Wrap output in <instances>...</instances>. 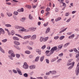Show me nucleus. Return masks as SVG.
Instances as JSON below:
<instances>
[{"label":"nucleus","instance_id":"32","mask_svg":"<svg viewBox=\"0 0 79 79\" xmlns=\"http://www.w3.org/2000/svg\"><path fill=\"white\" fill-rule=\"evenodd\" d=\"M52 49L54 50V51H55L57 50V47H54L53 48H52Z\"/></svg>","mask_w":79,"mask_h":79},{"label":"nucleus","instance_id":"54","mask_svg":"<svg viewBox=\"0 0 79 79\" xmlns=\"http://www.w3.org/2000/svg\"><path fill=\"white\" fill-rule=\"evenodd\" d=\"M33 57L32 55H30L29 56V58L30 59L32 58Z\"/></svg>","mask_w":79,"mask_h":79},{"label":"nucleus","instance_id":"57","mask_svg":"<svg viewBox=\"0 0 79 79\" xmlns=\"http://www.w3.org/2000/svg\"><path fill=\"white\" fill-rule=\"evenodd\" d=\"M20 11H21V12H23V11H24V9H23V8H22L20 9Z\"/></svg>","mask_w":79,"mask_h":79},{"label":"nucleus","instance_id":"5","mask_svg":"<svg viewBox=\"0 0 79 79\" xmlns=\"http://www.w3.org/2000/svg\"><path fill=\"white\" fill-rule=\"evenodd\" d=\"M8 57L10 58V60H13V58L15 57V54H14V53H13L12 54H11L10 55H9Z\"/></svg>","mask_w":79,"mask_h":79},{"label":"nucleus","instance_id":"9","mask_svg":"<svg viewBox=\"0 0 79 79\" xmlns=\"http://www.w3.org/2000/svg\"><path fill=\"white\" fill-rule=\"evenodd\" d=\"M14 43L16 45H20L19 42L17 41H14Z\"/></svg>","mask_w":79,"mask_h":79},{"label":"nucleus","instance_id":"11","mask_svg":"<svg viewBox=\"0 0 79 79\" xmlns=\"http://www.w3.org/2000/svg\"><path fill=\"white\" fill-rule=\"evenodd\" d=\"M36 52L37 53H38V54L40 55L41 54V51L39 49H37L36 50Z\"/></svg>","mask_w":79,"mask_h":79},{"label":"nucleus","instance_id":"24","mask_svg":"<svg viewBox=\"0 0 79 79\" xmlns=\"http://www.w3.org/2000/svg\"><path fill=\"white\" fill-rule=\"evenodd\" d=\"M49 73H51V74H55L56 73V71H53L52 72V71H50Z\"/></svg>","mask_w":79,"mask_h":79},{"label":"nucleus","instance_id":"6","mask_svg":"<svg viewBox=\"0 0 79 79\" xmlns=\"http://www.w3.org/2000/svg\"><path fill=\"white\" fill-rule=\"evenodd\" d=\"M73 51L75 52H76V53H78V54H77L76 56V58H77L79 57V52H78V51L77 50L76 48H74L73 49Z\"/></svg>","mask_w":79,"mask_h":79},{"label":"nucleus","instance_id":"28","mask_svg":"<svg viewBox=\"0 0 79 79\" xmlns=\"http://www.w3.org/2000/svg\"><path fill=\"white\" fill-rule=\"evenodd\" d=\"M48 39V37L44 38L43 42H46Z\"/></svg>","mask_w":79,"mask_h":79},{"label":"nucleus","instance_id":"53","mask_svg":"<svg viewBox=\"0 0 79 79\" xmlns=\"http://www.w3.org/2000/svg\"><path fill=\"white\" fill-rule=\"evenodd\" d=\"M58 38H59V37L58 36H57L56 37H54V39H58Z\"/></svg>","mask_w":79,"mask_h":79},{"label":"nucleus","instance_id":"10","mask_svg":"<svg viewBox=\"0 0 79 79\" xmlns=\"http://www.w3.org/2000/svg\"><path fill=\"white\" fill-rule=\"evenodd\" d=\"M53 52H54V51L52 49L51 50V51H50V54H49L48 55H47V56H50V55H51V54L53 53Z\"/></svg>","mask_w":79,"mask_h":79},{"label":"nucleus","instance_id":"16","mask_svg":"<svg viewBox=\"0 0 79 79\" xmlns=\"http://www.w3.org/2000/svg\"><path fill=\"white\" fill-rule=\"evenodd\" d=\"M67 29H68V28H65L64 29H63L60 31L59 32L60 34H61V33H62V32H64V31H66Z\"/></svg>","mask_w":79,"mask_h":79},{"label":"nucleus","instance_id":"46","mask_svg":"<svg viewBox=\"0 0 79 79\" xmlns=\"http://www.w3.org/2000/svg\"><path fill=\"white\" fill-rule=\"evenodd\" d=\"M65 16H68L69 15V13H66L65 15Z\"/></svg>","mask_w":79,"mask_h":79},{"label":"nucleus","instance_id":"51","mask_svg":"<svg viewBox=\"0 0 79 79\" xmlns=\"http://www.w3.org/2000/svg\"><path fill=\"white\" fill-rule=\"evenodd\" d=\"M49 52H50V51H48V50L46 51L45 52V53L46 54H48V53H49Z\"/></svg>","mask_w":79,"mask_h":79},{"label":"nucleus","instance_id":"58","mask_svg":"<svg viewBox=\"0 0 79 79\" xmlns=\"http://www.w3.org/2000/svg\"><path fill=\"white\" fill-rule=\"evenodd\" d=\"M1 16H2V17L3 18V17H4V16H5V15L3 14V13H1Z\"/></svg>","mask_w":79,"mask_h":79},{"label":"nucleus","instance_id":"60","mask_svg":"<svg viewBox=\"0 0 79 79\" xmlns=\"http://www.w3.org/2000/svg\"><path fill=\"white\" fill-rule=\"evenodd\" d=\"M41 24V22H38V26H40Z\"/></svg>","mask_w":79,"mask_h":79},{"label":"nucleus","instance_id":"3","mask_svg":"<svg viewBox=\"0 0 79 79\" xmlns=\"http://www.w3.org/2000/svg\"><path fill=\"white\" fill-rule=\"evenodd\" d=\"M15 35H16V36H18L22 39H23L24 40L27 39H29V38H31V35L25 36L23 37L22 36H21V35L18 34H15Z\"/></svg>","mask_w":79,"mask_h":79},{"label":"nucleus","instance_id":"64","mask_svg":"<svg viewBox=\"0 0 79 79\" xmlns=\"http://www.w3.org/2000/svg\"><path fill=\"white\" fill-rule=\"evenodd\" d=\"M55 11L56 12H58V9L57 8H56Z\"/></svg>","mask_w":79,"mask_h":79},{"label":"nucleus","instance_id":"14","mask_svg":"<svg viewBox=\"0 0 79 79\" xmlns=\"http://www.w3.org/2000/svg\"><path fill=\"white\" fill-rule=\"evenodd\" d=\"M75 36V35H74V34H72L70 36H69V39H73V38Z\"/></svg>","mask_w":79,"mask_h":79},{"label":"nucleus","instance_id":"22","mask_svg":"<svg viewBox=\"0 0 79 79\" xmlns=\"http://www.w3.org/2000/svg\"><path fill=\"white\" fill-rule=\"evenodd\" d=\"M25 53L26 54L29 55L30 54H31V51L28 50L25 51Z\"/></svg>","mask_w":79,"mask_h":79},{"label":"nucleus","instance_id":"42","mask_svg":"<svg viewBox=\"0 0 79 79\" xmlns=\"http://www.w3.org/2000/svg\"><path fill=\"white\" fill-rule=\"evenodd\" d=\"M58 47L59 49H61L63 46L61 45H60L58 46Z\"/></svg>","mask_w":79,"mask_h":79},{"label":"nucleus","instance_id":"30","mask_svg":"<svg viewBox=\"0 0 79 79\" xmlns=\"http://www.w3.org/2000/svg\"><path fill=\"white\" fill-rule=\"evenodd\" d=\"M0 51H1L2 53H5V51H4V50H3V48H2L1 47H0Z\"/></svg>","mask_w":79,"mask_h":79},{"label":"nucleus","instance_id":"55","mask_svg":"<svg viewBox=\"0 0 79 79\" xmlns=\"http://www.w3.org/2000/svg\"><path fill=\"white\" fill-rule=\"evenodd\" d=\"M71 34H72V32H69L67 33V35H71Z\"/></svg>","mask_w":79,"mask_h":79},{"label":"nucleus","instance_id":"20","mask_svg":"<svg viewBox=\"0 0 79 79\" xmlns=\"http://www.w3.org/2000/svg\"><path fill=\"white\" fill-rule=\"evenodd\" d=\"M17 71L18 73L20 74V75H22V73H21V70H19V69H17Z\"/></svg>","mask_w":79,"mask_h":79},{"label":"nucleus","instance_id":"62","mask_svg":"<svg viewBox=\"0 0 79 79\" xmlns=\"http://www.w3.org/2000/svg\"><path fill=\"white\" fill-rule=\"evenodd\" d=\"M40 57L39 56H37L36 57L35 60H39Z\"/></svg>","mask_w":79,"mask_h":79},{"label":"nucleus","instance_id":"27","mask_svg":"<svg viewBox=\"0 0 79 79\" xmlns=\"http://www.w3.org/2000/svg\"><path fill=\"white\" fill-rule=\"evenodd\" d=\"M50 28H48L46 31L45 34H48V33L49 32H50Z\"/></svg>","mask_w":79,"mask_h":79},{"label":"nucleus","instance_id":"50","mask_svg":"<svg viewBox=\"0 0 79 79\" xmlns=\"http://www.w3.org/2000/svg\"><path fill=\"white\" fill-rule=\"evenodd\" d=\"M24 77H27L28 76L27 74L26 73H25L24 74Z\"/></svg>","mask_w":79,"mask_h":79},{"label":"nucleus","instance_id":"17","mask_svg":"<svg viewBox=\"0 0 79 79\" xmlns=\"http://www.w3.org/2000/svg\"><path fill=\"white\" fill-rule=\"evenodd\" d=\"M70 44V43H67L64 45V48L68 47Z\"/></svg>","mask_w":79,"mask_h":79},{"label":"nucleus","instance_id":"12","mask_svg":"<svg viewBox=\"0 0 79 79\" xmlns=\"http://www.w3.org/2000/svg\"><path fill=\"white\" fill-rule=\"evenodd\" d=\"M0 32L2 34H5V31L3 30L2 28H0Z\"/></svg>","mask_w":79,"mask_h":79},{"label":"nucleus","instance_id":"48","mask_svg":"<svg viewBox=\"0 0 79 79\" xmlns=\"http://www.w3.org/2000/svg\"><path fill=\"white\" fill-rule=\"evenodd\" d=\"M46 16H48V15H49V14H50V12H48L47 13H46Z\"/></svg>","mask_w":79,"mask_h":79},{"label":"nucleus","instance_id":"41","mask_svg":"<svg viewBox=\"0 0 79 79\" xmlns=\"http://www.w3.org/2000/svg\"><path fill=\"white\" fill-rule=\"evenodd\" d=\"M71 17H70L69 19L67 20L66 22V23H69L70 21H71Z\"/></svg>","mask_w":79,"mask_h":79},{"label":"nucleus","instance_id":"59","mask_svg":"<svg viewBox=\"0 0 79 79\" xmlns=\"http://www.w3.org/2000/svg\"><path fill=\"white\" fill-rule=\"evenodd\" d=\"M44 56H43L40 57V60H44Z\"/></svg>","mask_w":79,"mask_h":79},{"label":"nucleus","instance_id":"56","mask_svg":"<svg viewBox=\"0 0 79 79\" xmlns=\"http://www.w3.org/2000/svg\"><path fill=\"white\" fill-rule=\"evenodd\" d=\"M44 27H46V26H48V23H44Z\"/></svg>","mask_w":79,"mask_h":79},{"label":"nucleus","instance_id":"39","mask_svg":"<svg viewBox=\"0 0 79 79\" xmlns=\"http://www.w3.org/2000/svg\"><path fill=\"white\" fill-rule=\"evenodd\" d=\"M16 56L17 58H19L20 57V54H16Z\"/></svg>","mask_w":79,"mask_h":79},{"label":"nucleus","instance_id":"2","mask_svg":"<svg viewBox=\"0 0 79 79\" xmlns=\"http://www.w3.org/2000/svg\"><path fill=\"white\" fill-rule=\"evenodd\" d=\"M15 29H20L19 31H22V32L25 31L26 30V29H24V27H23L22 26H19L17 25L15 26Z\"/></svg>","mask_w":79,"mask_h":79},{"label":"nucleus","instance_id":"19","mask_svg":"<svg viewBox=\"0 0 79 79\" xmlns=\"http://www.w3.org/2000/svg\"><path fill=\"white\" fill-rule=\"evenodd\" d=\"M20 20L22 23H24L25 20H26V18L23 17L20 19Z\"/></svg>","mask_w":79,"mask_h":79},{"label":"nucleus","instance_id":"23","mask_svg":"<svg viewBox=\"0 0 79 79\" xmlns=\"http://www.w3.org/2000/svg\"><path fill=\"white\" fill-rule=\"evenodd\" d=\"M8 53L9 55H11L12 54V53H14V52L12 50H9L8 52Z\"/></svg>","mask_w":79,"mask_h":79},{"label":"nucleus","instance_id":"1","mask_svg":"<svg viewBox=\"0 0 79 79\" xmlns=\"http://www.w3.org/2000/svg\"><path fill=\"white\" fill-rule=\"evenodd\" d=\"M71 62V60H69L67 62V66H71V65H72L71 66H69L68 68V69H72L73 68L74 65V62Z\"/></svg>","mask_w":79,"mask_h":79},{"label":"nucleus","instance_id":"44","mask_svg":"<svg viewBox=\"0 0 79 79\" xmlns=\"http://www.w3.org/2000/svg\"><path fill=\"white\" fill-rule=\"evenodd\" d=\"M10 34L12 35H14L15 34V31H12L10 33Z\"/></svg>","mask_w":79,"mask_h":79},{"label":"nucleus","instance_id":"43","mask_svg":"<svg viewBox=\"0 0 79 79\" xmlns=\"http://www.w3.org/2000/svg\"><path fill=\"white\" fill-rule=\"evenodd\" d=\"M14 14L15 15H18V12L17 11H15L14 12Z\"/></svg>","mask_w":79,"mask_h":79},{"label":"nucleus","instance_id":"33","mask_svg":"<svg viewBox=\"0 0 79 79\" xmlns=\"http://www.w3.org/2000/svg\"><path fill=\"white\" fill-rule=\"evenodd\" d=\"M29 43V41H26L24 42H23L22 44L23 45H24V44H28Z\"/></svg>","mask_w":79,"mask_h":79},{"label":"nucleus","instance_id":"7","mask_svg":"<svg viewBox=\"0 0 79 79\" xmlns=\"http://www.w3.org/2000/svg\"><path fill=\"white\" fill-rule=\"evenodd\" d=\"M29 66L26 62H24L23 65V68L24 69H28Z\"/></svg>","mask_w":79,"mask_h":79},{"label":"nucleus","instance_id":"38","mask_svg":"<svg viewBox=\"0 0 79 79\" xmlns=\"http://www.w3.org/2000/svg\"><path fill=\"white\" fill-rule=\"evenodd\" d=\"M7 41V39H5L2 40V42L4 43H5Z\"/></svg>","mask_w":79,"mask_h":79},{"label":"nucleus","instance_id":"31","mask_svg":"<svg viewBox=\"0 0 79 79\" xmlns=\"http://www.w3.org/2000/svg\"><path fill=\"white\" fill-rule=\"evenodd\" d=\"M25 6L26 8H28V9H31V6L30 5H26Z\"/></svg>","mask_w":79,"mask_h":79},{"label":"nucleus","instance_id":"40","mask_svg":"<svg viewBox=\"0 0 79 79\" xmlns=\"http://www.w3.org/2000/svg\"><path fill=\"white\" fill-rule=\"evenodd\" d=\"M36 29H37V28L36 27H32V31H35V30H36Z\"/></svg>","mask_w":79,"mask_h":79},{"label":"nucleus","instance_id":"4","mask_svg":"<svg viewBox=\"0 0 79 79\" xmlns=\"http://www.w3.org/2000/svg\"><path fill=\"white\" fill-rule=\"evenodd\" d=\"M79 62L78 63L77 67H76V71L75 72V73H76V74L77 76H78V74H79Z\"/></svg>","mask_w":79,"mask_h":79},{"label":"nucleus","instance_id":"61","mask_svg":"<svg viewBox=\"0 0 79 79\" xmlns=\"http://www.w3.org/2000/svg\"><path fill=\"white\" fill-rule=\"evenodd\" d=\"M13 71L14 73H17V72L15 70H13Z\"/></svg>","mask_w":79,"mask_h":79},{"label":"nucleus","instance_id":"13","mask_svg":"<svg viewBox=\"0 0 79 79\" xmlns=\"http://www.w3.org/2000/svg\"><path fill=\"white\" fill-rule=\"evenodd\" d=\"M29 68L31 69H33L35 68V66L34 65H31L30 66Z\"/></svg>","mask_w":79,"mask_h":79},{"label":"nucleus","instance_id":"63","mask_svg":"<svg viewBox=\"0 0 79 79\" xmlns=\"http://www.w3.org/2000/svg\"><path fill=\"white\" fill-rule=\"evenodd\" d=\"M37 78L39 79H43V77H37Z\"/></svg>","mask_w":79,"mask_h":79},{"label":"nucleus","instance_id":"47","mask_svg":"<svg viewBox=\"0 0 79 79\" xmlns=\"http://www.w3.org/2000/svg\"><path fill=\"white\" fill-rule=\"evenodd\" d=\"M63 6H64V8H65L66 7V4L64 3H62Z\"/></svg>","mask_w":79,"mask_h":79},{"label":"nucleus","instance_id":"36","mask_svg":"<svg viewBox=\"0 0 79 79\" xmlns=\"http://www.w3.org/2000/svg\"><path fill=\"white\" fill-rule=\"evenodd\" d=\"M64 38V36H62L60 38V40H63Z\"/></svg>","mask_w":79,"mask_h":79},{"label":"nucleus","instance_id":"26","mask_svg":"<svg viewBox=\"0 0 79 79\" xmlns=\"http://www.w3.org/2000/svg\"><path fill=\"white\" fill-rule=\"evenodd\" d=\"M32 31V27L29 28L28 30H26L25 31L26 32H29V31Z\"/></svg>","mask_w":79,"mask_h":79},{"label":"nucleus","instance_id":"35","mask_svg":"<svg viewBox=\"0 0 79 79\" xmlns=\"http://www.w3.org/2000/svg\"><path fill=\"white\" fill-rule=\"evenodd\" d=\"M46 48V45H44L42 46V47H41V48L43 50H44V49H45V48Z\"/></svg>","mask_w":79,"mask_h":79},{"label":"nucleus","instance_id":"29","mask_svg":"<svg viewBox=\"0 0 79 79\" xmlns=\"http://www.w3.org/2000/svg\"><path fill=\"white\" fill-rule=\"evenodd\" d=\"M5 26L7 27H11V25L10 24H6Z\"/></svg>","mask_w":79,"mask_h":79},{"label":"nucleus","instance_id":"15","mask_svg":"<svg viewBox=\"0 0 79 79\" xmlns=\"http://www.w3.org/2000/svg\"><path fill=\"white\" fill-rule=\"evenodd\" d=\"M6 15H8V16H9V17H10V16H11L13 15L12 13L10 12H7Z\"/></svg>","mask_w":79,"mask_h":79},{"label":"nucleus","instance_id":"45","mask_svg":"<svg viewBox=\"0 0 79 79\" xmlns=\"http://www.w3.org/2000/svg\"><path fill=\"white\" fill-rule=\"evenodd\" d=\"M50 10V9L49 7H48L46 8V11H49Z\"/></svg>","mask_w":79,"mask_h":79},{"label":"nucleus","instance_id":"34","mask_svg":"<svg viewBox=\"0 0 79 79\" xmlns=\"http://www.w3.org/2000/svg\"><path fill=\"white\" fill-rule=\"evenodd\" d=\"M29 19H30L31 20V19H32V16L30 14L29 15Z\"/></svg>","mask_w":79,"mask_h":79},{"label":"nucleus","instance_id":"18","mask_svg":"<svg viewBox=\"0 0 79 79\" xmlns=\"http://www.w3.org/2000/svg\"><path fill=\"white\" fill-rule=\"evenodd\" d=\"M13 39L15 40H19V39L18 38L15 36L13 37Z\"/></svg>","mask_w":79,"mask_h":79},{"label":"nucleus","instance_id":"8","mask_svg":"<svg viewBox=\"0 0 79 79\" xmlns=\"http://www.w3.org/2000/svg\"><path fill=\"white\" fill-rule=\"evenodd\" d=\"M36 37H37V35H33L31 37V40H35V39H36Z\"/></svg>","mask_w":79,"mask_h":79},{"label":"nucleus","instance_id":"25","mask_svg":"<svg viewBox=\"0 0 79 79\" xmlns=\"http://www.w3.org/2000/svg\"><path fill=\"white\" fill-rule=\"evenodd\" d=\"M29 44L30 45L32 46V45H34V43L33 41H31L29 42Z\"/></svg>","mask_w":79,"mask_h":79},{"label":"nucleus","instance_id":"37","mask_svg":"<svg viewBox=\"0 0 79 79\" xmlns=\"http://www.w3.org/2000/svg\"><path fill=\"white\" fill-rule=\"evenodd\" d=\"M40 42H42V41H44V37H40Z\"/></svg>","mask_w":79,"mask_h":79},{"label":"nucleus","instance_id":"49","mask_svg":"<svg viewBox=\"0 0 79 79\" xmlns=\"http://www.w3.org/2000/svg\"><path fill=\"white\" fill-rule=\"evenodd\" d=\"M59 56H63V54L62 53H61L59 55Z\"/></svg>","mask_w":79,"mask_h":79},{"label":"nucleus","instance_id":"21","mask_svg":"<svg viewBox=\"0 0 79 79\" xmlns=\"http://www.w3.org/2000/svg\"><path fill=\"white\" fill-rule=\"evenodd\" d=\"M61 19V17H58L57 18H56L55 19V21L57 22L58 21H60Z\"/></svg>","mask_w":79,"mask_h":79},{"label":"nucleus","instance_id":"52","mask_svg":"<svg viewBox=\"0 0 79 79\" xmlns=\"http://www.w3.org/2000/svg\"><path fill=\"white\" fill-rule=\"evenodd\" d=\"M75 31H76V32H79V29L78 28H76L75 29Z\"/></svg>","mask_w":79,"mask_h":79}]
</instances>
